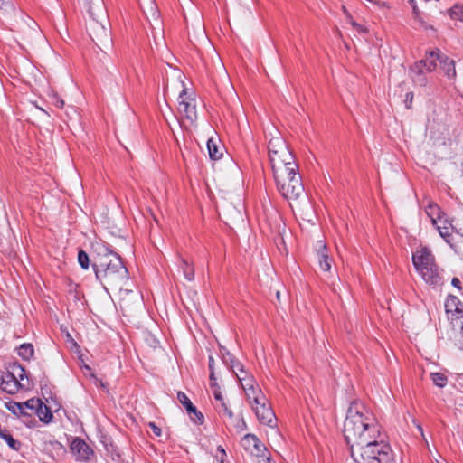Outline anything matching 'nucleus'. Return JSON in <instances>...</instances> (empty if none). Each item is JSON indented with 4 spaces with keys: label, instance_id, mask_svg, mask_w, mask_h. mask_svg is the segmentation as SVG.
I'll list each match as a JSON object with an SVG mask.
<instances>
[{
    "label": "nucleus",
    "instance_id": "obj_1",
    "mask_svg": "<svg viewBox=\"0 0 463 463\" xmlns=\"http://www.w3.org/2000/svg\"><path fill=\"white\" fill-rule=\"evenodd\" d=\"M381 430L369 408L359 401L351 402L343 433L351 457L356 463H395L392 450L384 442Z\"/></svg>",
    "mask_w": 463,
    "mask_h": 463
},
{
    "label": "nucleus",
    "instance_id": "obj_2",
    "mask_svg": "<svg viewBox=\"0 0 463 463\" xmlns=\"http://www.w3.org/2000/svg\"><path fill=\"white\" fill-rule=\"evenodd\" d=\"M91 249L96 279L106 290L108 288L122 289L128 280V271L121 257L103 241H94Z\"/></svg>",
    "mask_w": 463,
    "mask_h": 463
},
{
    "label": "nucleus",
    "instance_id": "obj_3",
    "mask_svg": "<svg viewBox=\"0 0 463 463\" xmlns=\"http://www.w3.org/2000/svg\"><path fill=\"white\" fill-rule=\"evenodd\" d=\"M89 20L86 29L91 40L100 48L111 43V34L107 11L103 0H87Z\"/></svg>",
    "mask_w": 463,
    "mask_h": 463
},
{
    "label": "nucleus",
    "instance_id": "obj_4",
    "mask_svg": "<svg viewBox=\"0 0 463 463\" xmlns=\"http://www.w3.org/2000/svg\"><path fill=\"white\" fill-rule=\"evenodd\" d=\"M268 149L273 175L282 177L286 172L298 171L295 157L281 137H272Z\"/></svg>",
    "mask_w": 463,
    "mask_h": 463
},
{
    "label": "nucleus",
    "instance_id": "obj_5",
    "mask_svg": "<svg viewBox=\"0 0 463 463\" xmlns=\"http://www.w3.org/2000/svg\"><path fill=\"white\" fill-rule=\"evenodd\" d=\"M278 192L288 200H297L304 193V185L298 171L286 172L282 177L273 175Z\"/></svg>",
    "mask_w": 463,
    "mask_h": 463
},
{
    "label": "nucleus",
    "instance_id": "obj_6",
    "mask_svg": "<svg viewBox=\"0 0 463 463\" xmlns=\"http://www.w3.org/2000/svg\"><path fill=\"white\" fill-rule=\"evenodd\" d=\"M442 53L439 49L433 50L427 53L425 59L414 63L411 68L410 71L413 74L411 77L415 82L420 86H424L427 82L426 78L423 76L424 69L431 72L437 67V61L440 62Z\"/></svg>",
    "mask_w": 463,
    "mask_h": 463
},
{
    "label": "nucleus",
    "instance_id": "obj_7",
    "mask_svg": "<svg viewBox=\"0 0 463 463\" xmlns=\"http://www.w3.org/2000/svg\"><path fill=\"white\" fill-rule=\"evenodd\" d=\"M25 376V370L17 363L10 364L6 371H0V389L8 392H16L22 384L20 380Z\"/></svg>",
    "mask_w": 463,
    "mask_h": 463
},
{
    "label": "nucleus",
    "instance_id": "obj_8",
    "mask_svg": "<svg viewBox=\"0 0 463 463\" xmlns=\"http://www.w3.org/2000/svg\"><path fill=\"white\" fill-rule=\"evenodd\" d=\"M197 103L195 95L189 93L187 89H183L178 97V112L185 118L191 126L195 125L198 115L196 110Z\"/></svg>",
    "mask_w": 463,
    "mask_h": 463
},
{
    "label": "nucleus",
    "instance_id": "obj_9",
    "mask_svg": "<svg viewBox=\"0 0 463 463\" xmlns=\"http://www.w3.org/2000/svg\"><path fill=\"white\" fill-rule=\"evenodd\" d=\"M251 408L261 424L269 427L273 426L276 421V415L267 398H264L263 402H260V403H254L251 405Z\"/></svg>",
    "mask_w": 463,
    "mask_h": 463
},
{
    "label": "nucleus",
    "instance_id": "obj_10",
    "mask_svg": "<svg viewBox=\"0 0 463 463\" xmlns=\"http://www.w3.org/2000/svg\"><path fill=\"white\" fill-rule=\"evenodd\" d=\"M241 446L251 459L256 456H260V453L267 452L264 444L254 434L244 435L241 440Z\"/></svg>",
    "mask_w": 463,
    "mask_h": 463
},
{
    "label": "nucleus",
    "instance_id": "obj_11",
    "mask_svg": "<svg viewBox=\"0 0 463 463\" xmlns=\"http://www.w3.org/2000/svg\"><path fill=\"white\" fill-rule=\"evenodd\" d=\"M412 262L418 272L420 271V269L424 270L429 267H434V265H436L435 257L427 247H422L413 253Z\"/></svg>",
    "mask_w": 463,
    "mask_h": 463
},
{
    "label": "nucleus",
    "instance_id": "obj_12",
    "mask_svg": "<svg viewBox=\"0 0 463 463\" xmlns=\"http://www.w3.org/2000/svg\"><path fill=\"white\" fill-rule=\"evenodd\" d=\"M177 399L179 402L185 408L191 420L195 424L202 425L204 421V417L201 411L193 404L187 395L183 392H178Z\"/></svg>",
    "mask_w": 463,
    "mask_h": 463
},
{
    "label": "nucleus",
    "instance_id": "obj_13",
    "mask_svg": "<svg viewBox=\"0 0 463 463\" xmlns=\"http://www.w3.org/2000/svg\"><path fill=\"white\" fill-rule=\"evenodd\" d=\"M418 273L425 283L432 288H438L443 284V277L437 264L434 265V267H429L424 270L420 269V271Z\"/></svg>",
    "mask_w": 463,
    "mask_h": 463
},
{
    "label": "nucleus",
    "instance_id": "obj_14",
    "mask_svg": "<svg viewBox=\"0 0 463 463\" xmlns=\"http://www.w3.org/2000/svg\"><path fill=\"white\" fill-rule=\"evenodd\" d=\"M71 450L79 461L90 460V456L94 453L90 447L80 438H75L71 441Z\"/></svg>",
    "mask_w": 463,
    "mask_h": 463
},
{
    "label": "nucleus",
    "instance_id": "obj_15",
    "mask_svg": "<svg viewBox=\"0 0 463 463\" xmlns=\"http://www.w3.org/2000/svg\"><path fill=\"white\" fill-rule=\"evenodd\" d=\"M315 250L320 269L325 272H330L333 260L328 256L326 243L323 241H317Z\"/></svg>",
    "mask_w": 463,
    "mask_h": 463
},
{
    "label": "nucleus",
    "instance_id": "obj_16",
    "mask_svg": "<svg viewBox=\"0 0 463 463\" xmlns=\"http://www.w3.org/2000/svg\"><path fill=\"white\" fill-rule=\"evenodd\" d=\"M31 410H35V414L43 423H50L53 415L51 409L40 399L31 398Z\"/></svg>",
    "mask_w": 463,
    "mask_h": 463
},
{
    "label": "nucleus",
    "instance_id": "obj_17",
    "mask_svg": "<svg viewBox=\"0 0 463 463\" xmlns=\"http://www.w3.org/2000/svg\"><path fill=\"white\" fill-rule=\"evenodd\" d=\"M244 392L250 405L260 403V402H263L264 398H266L259 385L245 390Z\"/></svg>",
    "mask_w": 463,
    "mask_h": 463
},
{
    "label": "nucleus",
    "instance_id": "obj_18",
    "mask_svg": "<svg viewBox=\"0 0 463 463\" xmlns=\"http://www.w3.org/2000/svg\"><path fill=\"white\" fill-rule=\"evenodd\" d=\"M440 66L448 78L454 79L456 77L455 62L453 60L442 54Z\"/></svg>",
    "mask_w": 463,
    "mask_h": 463
},
{
    "label": "nucleus",
    "instance_id": "obj_19",
    "mask_svg": "<svg viewBox=\"0 0 463 463\" xmlns=\"http://www.w3.org/2000/svg\"><path fill=\"white\" fill-rule=\"evenodd\" d=\"M7 408L10 411L17 416L26 415L27 412L25 410L29 409V400L23 402H9L7 403Z\"/></svg>",
    "mask_w": 463,
    "mask_h": 463
},
{
    "label": "nucleus",
    "instance_id": "obj_20",
    "mask_svg": "<svg viewBox=\"0 0 463 463\" xmlns=\"http://www.w3.org/2000/svg\"><path fill=\"white\" fill-rule=\"evenodd\" d=\"M179 268L181 269L184 278L192 281L194 279V269L192 262H189L187 260L180 257V264Z\"/></svg>",
    "mask_w": 463,
    "mask_h": 463
},
{
    "label": "nucleus",
    "instance_id": "obj_21",
    "mask_svg": "<svg viewBox=\"0 0 463 463\" xmlns=\"http://www.w3.org/2000/svg\"><path fill=\"white\" fill-rule=\"evenodd\" d=\"M207 148L209 156L212 160H218L222 156V149L220 147L216 141L209 138L207 141Z\"/></svg>",
    "mask_w": 463,
    "mask_h": 463
},
{
    "label": "nucleus",
    "instance_id": "obj_22",
    "mask_svg": "<svg viewBox=\"0 0 463 463\" xmlns=\"http://www.w3.org/2000/svg\"><path fill=\"white\" fill-rule=\"evenodd\" d=\"M425 212L431 219L433 224H436L437 220H440V208L437 204L430 203L426 207Z\"/></svg>",
    "mask_w": 463,
    "mask_h": 463
},
{
    "label": "nucleus",
    "instance_id": "obj_23",
    "mask_svg": "<svg viewBox=\"0 0 463 463\" xmlns=\"http://www.w3.org/2000/svg\"><path fill=\"white\" fill-rule=\"evenodd\" d=\"M459 300L455 296H449L445 302V307L447 312L456 311L459 312L458 308Z\"/></svg>",
    "mask_w": 463,
    "mask_h": 463
},
{
    "label": "nucleus",
    "instance_id": "obj_24",
    "mask_svg": "<svg viewBox=\"0 0 463 463\" xmlns=\"http://www.w3.org/2000/svg\"><path fill=\"white\" fill-rule=\"evenodd\" d=\"M449 15L451 19L463 23V5H455L449 10Z\"/></svg>",
    "mask_w": 463,
    "mask_h": 463
},
{
    "label": "nucleus",
    "instance_id": "obj_25",
    "mask_svg": "<svg viewBox=\"0 0 463 463\" xmlns=\"http://www.w3.org/2000/svg\"><path fill=\"white\" fill-rule=\"evenodd\" d=\"M78 262L83 269H88L90 262L92 263V258L90 259L89 255L83 250H80L78 252Z\"/></svg>",
    "mask_w": 463,
    "mask_h": 463
},
{
    "label": "nucleus",
    "instance_id": "obj_26",
    "mask_svg": "<svg viewBox=\"0 0 463 463\" xmlns=\"http://www.w3.org/2000/svg\"><path fill=\"white\" fill-rule=\"evenodd\" d=\"M221 355L223 363L226 366L230 367L235 364L236 358L224 347L221 348Z\"/></svg>",
    "mask_w": 463,
    "mask_h": 463
},
{
    "label": "nucleus",
    "instance_id": "obj_27",
    "mask_svg": "<svg viewBox=\"0 0 463 463\" xmlns=\"http://www.w3.org/2000/svg\"><path fill=\"white\" fill-rule=\"evenodd\" d=\"M430 378L433 383L439 387H444L447 384V377L441 373H432Z\"/></svg>",
    "mask_w": 463,
    "mask_h": 463
},
{
    "label": "nucleus",
    "instance_id": "obj_28",
    "mask_svg": "<svg viewBox=\"0 0 463 463\" xmlns=\"http://www.w3.org/2000/svg\"><path fill=\"white\" fill-rule=\"evenodd\" d=\"M33 26L31 24V33H33V36L36 40H38L40 43H45V45L48 46L46 43V39L42 33L39 25L36 23H33Z\"/></svg>",
    "mask_w": 463,
    "mask_h": 463
},
{
    "label": "nucleus",
    "instance_id": "obj_29",
    "mask_svg": "<svg viewBox=\"0 0 463 463\" xmlns=\"http://www.w3.org/2000/svg\"><path fill=\"white\" fill-rule=\"evenodd\" d=\"M218 411L221 415L226 416L229 419L233 418V412H232V409L226 404V402L224 401H222V402L220 403V405L218 407Z\"/></svg>",
    "mask_w": 463,
    "mask_h": 463
},
{
    "label": "nucleus",
    "instance_id": "obj_30",
    "mask_svg": "<svg viewBox=\"0 0 463 463\" xmlns=\"http://www.w3.org/2000/svg\"><path fill=\"white\" fill-rule=\"evenodd\" d=\"M2 439H5L8 446L13 449H15L17 450L19 449V442L17 440H15L11 434H9L7 431L5 433H4L2 435Z\"/></svg>",
    "mask_w": 463,
    "mask_h": 463
},
{
    "label": "nucleus",
    "instance_id": "obj_31",
    "mask_svg": "<svg viewBox=\"0 0 463 463\" xmlns=\"http://www.w3.org/2000/svg\"><path fill=\"white\" fill-rule=\"evenodd\" d=\"M239 382L241 383V388L244 391L258 385L256 383L253 376H251V375L247 378L244 377V378L241 379V381H239Z\"/></svg>",
    "mask_w": 463,
    "mask_h": 463
},
{
    "label": "nucleus",
    "instance_id": "obj_32",
    "mask_svg": "<svg viewBox=\"0 0 463 463\" xmlns=\"http://www.w3.org/2000/svg\"><path fill=\"white\" fill-rule=\"evenodd\" d=\"M252 463H275V461L267 455L266 452L260 453V456H256L252 458Z\"/></svg>",
    "mask_w": 463,
    "mask_h": 463
},
{
    "label": "nucleus",
    "instance_id": "obj_33",
    "mask_svg": "<svg viewBox=\"0 0 463 463\" xmlns=\"http://www.w3.org/2000/svg\"><path fill=\"white\" fill-rule=\"evenodd\" d=\"M37 72L38 74H34L33 71H31V74H33L35 83L43 87L46 83V80L39 70H37Z\"/></svg>",
    "mask_w": 463,
    "mask_h": 463
},
{
    "label": "nucleus",
    "instance_id": "obj_34",
    "mask_svg": "<svg viewBox=\"0 0 463 463\" xmlns=\"http://www.w3.org/2000/svg\"><path fill=\"white\" fill-rule=\"evenodd\" d=\"M350 24L353 26V28L354 30H356L358 33H368V29L366 27H364L362 24H360L356 23L355 21H354L352 19V17H350Z\"/></svg>",
    "mask_w": 463,
    "mask_h": 463
},
{
    "label": "nucleus",
    "instance_id": "obj_35",
    "mask_svg": "<svg viewBox=\"0 0 463 463\" xmlns=\"http://www.w3.org/2000/svg\"><path fill=\"white\" fill-rule=\"evenodd\" d=\"M437 229L439 232V235L446 241H448V239L451 236L450 229L449 227L437 226Z\"/></svg>",
    "mask_w": 463,
    "mask_h": 463
},
{
    "label": "nucleus",
    "instance_id": "obj_36",
    "mask_svg": "<svg viewBox=\"0 0 463 463\" xmlns=\"http://www.w3.org/2000/svg\"><path fill=\"white\" fill-rule=\"evenodd\" d=\"M53 450L59 453H63L65 451L64 447L58 441H50L48 444Z\"/></svg>",
    "mask_w": 463,
    "mask_h": 463
},
{
    "label": "nucleus",
    "instance_id": "obj_37",
    "mask_svg": "<svg viewBox=\"0 0 463 463\" xmlns=\"http://www.w3.org/2000/svg\"><path fill=\"white\" fill-rule=\"evenodd\" d=\"M148 427L151 429L152 432L156 436L160 437L162 434L161 429L156 425L155 422H149Z\"/></svg>",
    "mask_w": 463,
    "mask_h": 463
},
{
    "label": "nucleus",
    "instance_id": "obj_38",
    "mask_svg": "<svg viewBox=\"0 0 463 463\" xmlns=\"http://www.w3.org/2000/svg\"><path fill=\"white\" fill-rule=\"evenodd\" d=\"M412 101H413V93L407 92L405 95V100H404L406 109H411Z\"/></svg>",
    "mask_w": 463,
    "mask_h": 463
},
{
    "label": "nucleus",
    "instance_id": "obj_39",
    "mask_svg": "<svg viewBox=\"0 0 463 463\" xmlns=\"http://www.w3.org/2000/svg\"><path fill=\"white\" fill-rule=\"evenodd\" d=\"M458 334L461 337V340H459V343H457L456 345H458L460 349H463V315L460 317V330Z\"/></svg>",
    "mask_w": 463,
    "mask_h": 463
},
{
    "label": "nucleus",
    "instance_id": "obj_40",
    "mask_svg": "<svg viewBox=\"0 0 463 463\" xmlns=\"http://www.w3.org/2000/svg\"><path fill=\"white\" fill-rule=\"evenodd\" d=\"M409 3L411 4V5L412 7V11H413V14H414L415 19H418L419 15H420V11H419V8H418V6L416 5L415 0H409Z\"/></svg>",
    "mask_w": 463,
    "mask_h": 463
},
{
    "label": "nucleus",
    "instance_id": "obj_41",
    "mask_svg": "<svg viewBox=\"0 0 463 463\" xmlns=\"http://www.w3.org/2000/svg\"><path fill=\"white\" fill-rule=\"evenodd\" d=\"M230 368L232 370L234 374H236V373H240L241 368L244 369V366L241 364V362L236 361L235 364H232V366H230Z\"/></svg>",
    "mask_w": 463,
    "mask_h": 463
},
{
    "label": "nucleus",
    "instance_id": "obj_42",
    "mask_svg": "<svg viewBox=\"0 0 463 463\" xmlns=\"http://www.w3.org/2000/svg\"><path fill=\"white\" fill-rule=\"evenodd\" d=\"M213 388H214V390H213V396H214L215 400H217L221 403L222 401H224V400L222 398V392L220 391V388L218 386L213 387Z\"/></svg>",
    "mask_w": 463,
    "mask_h": 463
},
{
    "label": "nucleus",
    "instance_id": "obj_43",
    "mask_svg": "<svg viewBox=\"0 0 463 463\" xmlns=\"http://www.w3.org/2000/svg\"><path fill=\"white\" fill-rule=\"evenodd\" d=\"M235 375L239 381H241V379H242L244 377L247 378V377L250 376V374L245 370V368L244 369L241 368L240 373H236Z\"/></svg>",
    "mask_w": 463,
    "mask_h": 463
},
{
    "label": "nucleus",
    "instance_id": "obj_44",
    "mask_svg": "<svg viewBox=\"0 0 463 463\" xmlns=\"http://www.w3.org/2000/svg\"><path fill=\"white\" fill-rule=\"evenodd\" d=\"M210 382L211 387L217 386L216 378L214 376V371H210Z\"/></svg>",
    "mask_w": 463,
    "mask_h": 463
},
{
    "label": "nucleus",
    "instance_id": "obj_45",
    "mask_svg": "<svg viewBox=\"0 0 463 463\" xmlns=\"http://www.w3.org/2000/svg\"><path fill=\"white\" fill-rule=\"evenodd\" d=\"M54 99H55V102H54L55 106L59 109H63L64 104H65L64 100L58 97H55Z\"/></svg>",
    "mask_w": 463,
    "mask_h": 463
},
{
    "label": "nucleus",
    "instance_id": "obj_46",
    "mask_svg": "<svg viewBox=\"0 0 463 463\" xmlns=\"http://www.w3.org/2000/svg\"><path fill=\"white\" fill-rule=\"evenodd\" d=\"M451 284L453 287L458 288L459 290L461 289V282H460L459 279H458L456 277L453 278L451 280Z\"/></svg>",
    "mask_w": 463,
    "mask_h": 463
},
{
    "label": "nucleus",
    "instance_id": "obj_47",
    "mask_svg": "<svg viewBox=\"0 0 463 463\" xmlns=\"http://www.w3.org/2000/svg\"><path fill=\"white\" fill-rule=\"evenodd\" d=\"M238 431H242L247 428L245 421L241 419L237 424Z\"/></svg>",
    "mask_w": 463,
    "mask_h": 463
},
{
    "label": "nucleus",
    "instance_id": "obj_48",
    "mask_svg": "<svg viewBox=\"0 0 463 463\" xmlns=\"http://www.w3.org/2000/svg\"><path fill=\"white\" fill-rule=\"evenodd\" d=\"M414 424H415L416 428L418 429V430L420 431V433L422 436V438L425 440V442L428 444V442H427V440L425 439L423 429H422L421 425L420 423L416 422L415 420H414Z\"/></svg>",
    "mask_w": 463,
    "mask_h": 463
},
{
    "label": "nucleus",
    "instance_id": "obj_49",
    "mask_svg": "<svg viewBox=\"0 0 463 463\" xmlns=\"http://www.w3.org/2000/svg\"><path fill=\"white\" fill-rule=\"evenodd\" d=\"M214 359L213 356H209V370L214 371Z\"/></svg>",
    "mask_w": 463,
    "mask_h": 463
},
{
    "label": "nucleus",
    "instance_id": "obj_50",
    "mask_svg": "<svg viewBox=\"0 0 463 463\" xmlns=\"http://www.w3.org/2000/svg\"><path fill=\"white\" fill-rule=\"evenodd\" d=\"M150 12H151L152 16H154L156 18L158 17L156 8L152 5L150 6Z\"/></svg>",
    "mask_w": 463,
    "mask_h": 463
},
{
    "label": "nucleus",
    "instance_id": "obj_51",
    "mask_svg": "<svg viewBox=\"0 0 463 463\" xmlns=\"http://www.w3.org/2000/svg\"><path fill=\"white\" fill-rule=\"evenodd\" d=\"M29 348V344H23L21 346H20V349L21 350H27Z\"/></svg>",
    "mask_w": 463,
    "mask_h": 463
},
{
    "label": "nucleus",
    "instance_id": "obj_52",
    "mask_svg": "<svg viewBox=\"0 0 463 463\" xmlns=\"http://www.w3.org/2000/svg\"><path fill=\"white\" fill-rule=\"evenodd\" d=\"M30 355H31V359L33 358V345H31V353H30Z\"/></svg>",
    "mask_w": 463,
    "mask_h": 463
},
{
    "label": "nucleus",
    "instance_id": "obj_53",
    "mask_svg": "<svg viewBox=\"0 0 463 463\" xmlns=\"http://www.w3.org/2000/svg\"><path fill=\"white\" fill-rule=\"evenodd\" d=\"M5 5V0H0V8H2Z\"/></svg>",
    "mask_w": 463,
    "mask_h": 463
},
{
    "label": "nucleus",
    "instance_id": "obj_54",
    "mask_svg": "<svg viewBox=\"0 0 463 463\" xmlns=\"http://www.w3.org/2000/svg\"><path fill=\"white\" fill-rule=\"evenodd\" d=\"M219 449L223 455H225V450L222 448L219 447Z\"/></svg>",
    "mask_w": 463,
    "mask_h": 463
},
{
    "label": "nucleus",
    "instance_id": "obj_55",
    "mask_svg": "<svg viewBox=\"0 0 463 463\" xmlns=\"http://www.w3.org/2000/svg\"><path fill=\"white\" fill-rule=\"evenodd\" d=\"M279 292H277V298H279Z\"/></svg>",
    "mask_w": 463,
    "mask_h": 463
},
{
    "label": "nucleus",
    "instance_id": "obj_56",
    "mask_svg": "<svg viewBox=\"0 0 463 463\" xmlns=\"http://www.w3.org/2000/svg\"><path fill=\"white\" fill-rule=\"evenodd\" d=\"M30 424H31V428H32L33 426V423L32 420L30 421Z\"/></svg>",
    "mask_w": 463,
    "mask_h": 463
},
{
    "label": "nucleus",
    "instance_id": "obj_57",
    "mask_svg": "<svg viewBox=\"0 0 463 463\" xmlns=\"http://www.w3.org/2000/svg\"><path fill=\"white\" fill-rule=\"evenodd\" d=\"M222 463H223V462L222 461Z\"/></svg>",
    "mask_w": 463,
    "mask_h": 463
}]
</instances>
